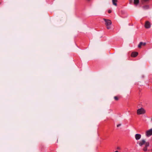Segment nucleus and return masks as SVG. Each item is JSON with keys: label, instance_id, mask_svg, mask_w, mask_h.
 I'll use <instances>...</instances> for the list:
<instances>
[{"label": "nucleus", "instance_id": "nucleus-5", "mask_svg": "<svg viewBox=\"0 0 152 152\" xmlns=\"http://www.w3.org/2000/svg\"><path fill=\"white\" fill-rule=\"evenodd\" d=\"M147 143V142H146L144 140H142L140 142L139 145L140 146H142L143 145H145Z\"/></svg>", "mask_w": 152, "mask_h": 152}, {"label": "nucleus", "instance_id": "nucleus-11", "mask_svg": "<svg viewBox=\"0 0 152 152\" xmlns=\"http://www.w3.org/2000/svg\"><path fill=\"white\" fill-rule=\"evenodd\" d=\"M118 1L117 0H112L113 3V5L115 6H117V2Z\"/></svg>", "mask_w": 152, "mask_h": 152}, {"label": "nucleus", "instance_id": "nucleus-8", "mask_svg": "<svg viewBox=\"0 0 152 152\" xmlns=\"http://www.w3.org/2000/svg\"><path fill=\"white\" fill-rule=\"evenodd\" d=\"M141 137V135L139 134H136L135 135V138L136 140H139Z\"/></svg>", "mask_w": 152, "mask_h": 152}, {"label": "nucleus", "instance_id": "nucleus-9", "mask_svg": "<svg viewBox=\"0 0 152 152\" xmlns=\"http://www.w3.org/2000/svg\"><path fill=\"white\" fill-rule=\"evenodd\" d=\"M146 44V43L145 42L143 43L142 42H141L138 45V47L139 48H141L142 46H145Z\"/></svg>", "mask_w": 152, "mask_h": 152}, {"label": "nucleus", "instance_id": "nucleus-6", "mask_svg": "<svg viewBox=\"0 0 152 152\" xmlns=\"http://www.w3.org/2000/svg\"><path fill=\"white\" fill-rule=\"evenodd\" d=\"M149 145V143L148 142H147L146 144L145 145V146L144 147L143 149V150L144 151H146L147 150V147Z\"/></svg>", "mask_w": 152, "mask_h": 152}, {"label": "nucleus", "instance_id": "nucleus-3", "mask_svg": "<svg viewBox=\"0 0 152 152\" xmlns=\"http://www.w3.org/2000/svg\"><path fill=\"white\" fill-rule=\"evenodd\" d=\"M152 135V129H151L146 132V135L148 137Z\"/></svg>", "mask_w": 152, "mask_h": 152}, {"label": "nucleus", "instance_id": "nucleus-14", "mask_svg": "<svg viewBox=\"0 0 152 152\" xmlns=\"http://www.w3.org/2000/svg\"><path fill=\"white\" fill-rule=\"evenodd\" d=\"M112 11L111 10H109L108 11V12L109 13H110Z\"/></svg>", "mask_w": 152, "mask_h": 152}, {"label": "nucleus", "instance_id": "nucleus-2", "mask_svg": "<svg viewBox=\"0 0 152 152\" xmlns=\"http://www.w3.org/2000/svg\"><path fill=\"white\" fill-rule=\"evenodd\" d=\"M145 110L143 108L138 109L137 110V115H141L144 114L145 113Z\"/></svg>", "mask_w": 152, "mask_h": 152}, {"label": "nucleus", "instance_id": "nucleus-18", "mask_svg": "<svg viewBox=\"0 0 152 152\" xmlns=\"http://www.w3.org/2000/svg\"><path fill=\"white\" fill-rule=\"evenodd\" d=\"M115 152H119L118 151H116Z\"/></svg>", "mask_w": 152, "mask_h": 152}, {"label": "nucleus", "instance_id": "nucleus-16", "mask_svg": "<svg viewBox=\"0 0 152 152\" xmlns=\"http://www.w3.org/2000/svg\"><path fill=\"white\" fill-rule=\"evenodd\" d=\"M117 149L118 150H120L121 149V148L119 147H117Z\"/></svg>", "mask_w": 152, "mask_h": 152}, {"label": "nucleus", "instance_id": "nucleus-12", "mask_svg": "<svg viewBox=\"0 0 152 152\" xmlns=\"http://www.w3.org/2000/svg\"><path fill=\"white\" fill-rule=\"evenodd\" d=\"M143 8L144 9H148L149 8V6L148 5H145L143 7Z\"/></svg>", "mask_w": 152, "mask_h": 152}, {"label": "nucleus", "instance_id": "nucleus-1", "mask_svg": "<svg viewBox=\"0 0 152 152\" xmlns=\"http://www.w3.org/2000/svg\"><path fill=\"white\" fill-rule=\"evenodd\" d=\"M103 20L105 22V24L107 26V28L108 29H109L110 28V26L112 24L111 21L109 19H103Z\"/></svg>", "mask_w": 152, "mask_h": 152}, {"label": "nucleus", "instance_id": "nucleus-10", "mask_svg": "<svg viewBox=\"0 0 152 152\" xmlns=\"http://www.w3.org/2000/svg\"><path fill=\"white\" fill-rule=\"evenodd\" d=\"M139 0H134V4L136 6L137 5L139 4Z\"/></svg>", "mask_w": 152, "mask_h": 152}, {"label": "nucleus", "instance_id": "nucleus-17", "mask_svg": "<svg viewBox=\"0 0 152 152\" xmlns=\"http://www.w3.org/2000/svg\"><path fill=\"white\" fill-rule=\"evenodd\" d=\"M121 125V124H118V125H117V127H119Z\"/></svg>", "mask_w": 152, "mask_h": 152}, {"label": "nucleus", "instance_id": "nucleus-4", "mask_svg": "<svg viewBox=\"0 0 152 152\" xmlns=\"http://www.w3.org/2000/svg\"><path fill=\"white\" fill-rule=\"evenodd\" d=\"M151 24L149 21H147L145 22V27L146 28H149L151 27Z\"/></svg>", "mask_w": 152, "mask_h": 152}, {"label": "nucleus", "instance_id": "nucleus-15", "mask_svg": "<svg viewBox=\"0 0 152 152\" xmlns=\"http://www.w3.org/2000/svg\"><path fill=\"white\" fill-rule=\"evenodd\" d=\"M142 1H145V2H146V1H149V0H141Z\"/></svg>", "mask_w": 152, "mask_h": 152}, {"label": "nucleus", "instance_id": "nucleus-13", "mask_svg": "<svg viewBox=\"0 0 152 152\" xmlns=\"http://www.w3.org/2000/svg\"><path fill=\"white\" fill-rule=\"evenodd\" d=\"M116 101H118L119 99V97L117 96H115L114 97Z\"/></svg>", "mask_w": 152, "mask_h": 152}, {"label": "nucleus", "instance_id": "nucleus-7", "mask_svg": "<svg viewBox=\"0 0 152 152\" xmlns=\"http://www.w3.org/2000/svg\"><path fill=\"white\" fill-rule=\"evenodd\" d=\"M138 52H134L132 53L131 56L132 57H135L138 55Z\"/></svg>", "mask_w": 152, "mask_h": 152}]
</instances>
